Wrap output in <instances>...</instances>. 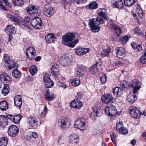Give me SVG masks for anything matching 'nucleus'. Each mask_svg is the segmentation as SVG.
<instances>
[{
    "label": "nucleus",
    "instance_id": "obj_1",
    "mask_svg": "<svg viewBox=\"0 0 146 146\" xmlns=\"http://www.w3.org/2000/svg\"><path fill=\"white\" fill-rule=\"evenodd\" d=\"M98 16L96 19H91L89 22V25L90 28L93 32L96 33L99 31L100 30V27L97 25L102 24L104 22V19L108 20V18L107 16V13L105 10L102 9L98 13Z\"/></svg>",
    "mask_w": 146,
    "mask_h": 146
},
{
    "label": "nucleus",
    "instance_id": "obj_2",
    "mask_svg": "<svg viewBox=\"0 0 146 146\" xmlns=\"http://www.w3.org/2000/svg\"><path fill=\"white\" fill-rule=\"evenodd\" d=\"M87 121L84 118L81 117L76 120L74 125V127L80 129L84 130L87 129L88 125Z\"/></svg>",
    "mask_w": 146,
    "mask_h": 146
},
{
    "label": "nucleus",
    "instance_id": "obj_3",
    "mask_svg": "<svg viewBox=\"0 0 146 146\" xmlns=\"http://www.w3.org/2000/svg\"><path fill=\"white\" fill-rule=\"evenodd\" d=\"M106 114L111 117L115 116L117 113V110L113 105L110 104L105 109Z\"/></svg>",
    "mask_w": 146,
    "mask_h": 146
},
{
    "label": "nucleus",
    "instance_id": "obj_4",
    "mask_svg": "<svg viewBox=\"0 0 146 146\" xmlns=\"http://www.w3.org/2000/svg\"><path fill=\"white\" fill-rule=\"evenodd\" d=\"M141 83L139 82V80L135 79L131 82L129 85V86L133 88V93L134 94L137 93V91L141 88Z\"/></svg>",
    "mask_w": 146,
    "mask_h": 146
},
{
    "label": "nucleus",
    "instance_id": "obj_5",
    "mask_svg": "<svg viewBox=\"0 0 146 146\" xmlns=\"http://www.w3.org/2000/svg\"><path fill=\"white\" fill-rule=\"evenodd\" d=\"M26 10L27 13L30 14H34L35 15L38 16L40 13L41 11L37 8H35L33 5H30L26 8Z\"/></svg>",
    "mask_w": 146,
    "mask_h": 146
},
{
    "label": "nucleus",
    "instance_id": "obj_6",
    "mask_svg": "<svg viewBox=\"0 0 146 146\" xmlns=\"http://www.w3.org/2000/svg\"><path fill=\"white\" fill-rule=\"evenodd\" d=\"M58 124L62 129H66L70 125V123L66 118L62 117L59 118Z\"/></svg>",
    "mask_w": 146,
    "mask_h": 146
},
{
    "label": "nucleus",
    "instance_id": "obj_7",
    "mask_svg": "<svg viewBox=\"0 0 146 146\" xmlns=\"http://www.w3.org/2000/svg\"><path fill=\"white\" fill-rule=\"evenodd\" d=\"M37 16L36 15V17L32 19L30 24L34 28L38 29L42 26V22L41 18Z\"/></svg>",
    "mask_w": 146,
    "mask_h": 146
},
{
    "label": "nucleus",
    "instance_id": "obj_8",
    "mask_svg": "<svg viewBox=\"0 0 146 146\" xmlns=\"http://www.w3.org/2000/svg\"><path fill=\"white\" fill-rule=\"evenodd\" d=\"M129 109V112L132 117L137 119L140 117L141 113L137 107L132 106Z\"/></svg>",
    "mask_w": 146,
    "mask_h": 146
},
{
    "label": "nucleus",
    "instance_id": "obj_9",
    "mask_svg": "<svg viewBox=\"0 0 146 146\" xmlns=\"http://www.w3.org/2000/svg\"><path fill=\"white\" fill-rule=\"evenodd\" d=\"M70 56H63L60 59V63L63 66H67L70 65L71 62Z\"/></svg>",
    "mask_w": 146,
    "mask_h": 146
},
{
    "label": "nucleus",
    "instance_id": "obj_10",
    "mask_svg": "<svg viewBox=\"0 0 146 146\" xmlns=\"http://www.w3.org/2000/svg\"><path fill=\"white\" fill-rule=\"evenodd\" d=\"M3 59L5 63L8 64V68L10 69H12L15 67H18V64H14L12 60H11L8 55L5 54L3 56Z\"/></svg>",
    "mask_w": 146,
    "mask_h": 146
},
{
    "label": "nucleus",
    "instance_id": "obj_11",
    "mask_svg": "<svg viewBox=\"0 0 146 146\" xmlns=\"http://www.w3.org/2000/svg\"><path fill=\"white\" fill-rule=\"evenodd\" d=\"M44 14L48 17H50L54 13V10L52 6L50 4L46 5L44 8Z\"/></svg>",
    "mask_w": 146,
    "mask_h": 146
},
{
    "label": "nucleus",
    "instance_id": "obj_12",
    "mask_svg": "<svg viewBox=\"0 0 146 146\" xmlns=\"http://www.w3.org/2000/svg\"><path fill=\"white\" fill-rule=\"evenodd\" d=\"M0 79L4 84H9L11 82V78L6 73H3L0 75Z\"/></svg>",
    "mask_w": 146,
    "mask_h": 146
},
{
    "label": "nucleus",
    "instance_id": "obj_13",
    "mask_svg": "<svg viewBox=\"0 0 146 146\" xmlns=\"http://www.w3.org/2000/svg\"><path fill=\"white\" fill-rule=\"evenodd\" d=\"M19 130L17 126L11 125L9 128L8 133L9 135L11 137H15L17 135Z\"/></svg>",
    "mask_w": 146,
    "mask_h": 146
},
{
    "label": "nucleus",
    "instance_id": "obj_14",
    "mask_svg": "<svg viewBox=\"0 0 146 146\" xmlns=\"http://www.w3.org/2000/svg\"><path fill=\"white\" fill-rule=\"evenodd\" d=\"M36 53L35 48L33 47L30 46L27 49L26 55L29 59L32 60L35 57Z\"/></svg>",
    "mask_w": 146,
    "mask_h": 146
},
{
    "label": "nucleus",
    "instance_id": "obj_15",
    "mask_svg": "<svg viewBox=\"0 0 146 146\" xmlns=\"http://www.w3.org/2000/svg\"><path fill=\"white\" fill-rule=\"evenodd\" d=\"M113 98L112 95L109 93L104 94L102 98L103 102L105 104L111 103Z\"/></svg>",
    "mask_w": 146,
    "mask_h": 146
},
{
    "label": "nucleus",
    "instance_id": "obj_16",
    "mask_svg": "<svg viewBox=\"0 0 146 146\" xmlns=\"http://www.w3.org/2000/svg\"><path fill=\"white\" fill-rule=\"evenodd\" d=\"M110 27L113 31L115 35H117V36H119L121 34V29L116 24L113 23H111Z\"/></svg>",
    "mask_w": 146,
    "mask_h": 146
},
{
    "label": "nucleus",
    "instance_id": "obj_17",
    "mask_svg": "<svg viewBox=\"0 0 146 146\" xmlns=\"http://www.w3.org/2000/svg\"><path fill=\"white\" fill-rule=\"evenodd\" d=\"M69 142L74 145L78 144L79 142V136L75 133L70 134L69 137Z\"/></svg>",
    "mask_w": 146,
    "mask_h": 146
},
{
    "label": "nucleus",
    "instance_id": "obj_18",
    "mask_svg": "<svg viewBox=\"0 0 146 146\" xmlns=\"http://www.w3.org/2000/svg\"><path fill=\"white\" fill-rule=\"evenodd\" d=\"M73 39V34L71 33H68L66 35L62 36V44H66L67 42L71 41Z\"/></svg>",
    "mask_w": 146,
    "mask_h": 146
},
{
    "label": "nucleus",
    "instance_id": "obj_19",
    "mask_svg": "<svg viewBox=\"0 0 146 146\" xmlns=\"http://www.w3.org/2000/svg\"><path fill=\"white\" fill-rule=\"evenodd\" d=\"M116 129L120 133L125 134L127 133L128 131L127 129L124 127L121 122H119L117 123L116 126Z\"/></svg>",
    "mask_w": 146,
    "mask_h": 146
},
{
    "label": "nucleus",
    "instance_id": "obj_20",
    "mask_svg": "<svg viewBox=\"0 0 146 146\" xmlns=\"http://www.w3.org/2000/svg\"><path fill=\"white\" fill-rule=\"evenodd\" d=\"M132 12L133 15L135 17L138 15L139 18H141L143 16V12L140 5H137L135 9H134Z\"/></svg>",
    "mask_w": 146,
    "mask_h": 146
},
{
    "label": "nucleus",
    "instance_id": "obj_21",
    "mask_svg": "<svg viewBox=\"0 0 146 146\" xmlns=\"http://www.w3.org/2000/svg\"><path fill=\"white\" fill-rule=\"evenodd\" d=\"M76 53L79 56H81L89 52V48L78 47L75 49Z\"/></svg>",
    "mask_w": 146,
    "mask_h": 146
},
{
    "label": "nucleus",
    "instance_id": "obj_22",
    "mask_svg": "<svg viewBox=\"0 0 146 146\" xmlns=\"http://www.w3.org/2000/svg\"><path fill=\"white\" fill-rule=\"evenodd\" d=\"M111 3L115 8L120 9L123 7V4L122 0H111Z\"/></svg>",
    "mask_w": 146,
    "mask_h": 146
},
{
    "label": "nucleus",
    "instance_id": "obj_23",
    "mask_svg": "<svg viewBox=\"0 0 146 146\" xmlns=\"http://www.w3.org/2000/svg\"><path fill=\"white\" fill-rule=\"evenodd\" d=\"M27 121L28 124L30 127H35L38 124V121L34 117L28 118Z\"/></svg>",
    "mask_w": 146,
    "mask_h": 146
},
{
    "label": "nucleus",
    "instance_id": "obj_24",
    "mask_svg": "<svg viewBox=\"0 0 146 146\" xmlns=\"http://www.w3.org/2000/svg\"><path fill=\"white\" fill-rule=\"evenodd\" d=\"M14 102L15 106L19 109L21 108L22 103V100L21 96L17 95L14 98Z\"/></svg>",
    "mask_w": 146,
    "mask_h": 146
},
{
    "label": "nucleus",
    "instance_id": "obj_25",
    "mask_svg": "<svg viewBox=\"0 0 146 146\" xmlns=\"http://www.w3.org/2000/svg\"><path fill=\"white\" fill-rule=\"evenodd\" d=\"M85 71L86 68L84 66H78L76 69V74L79 77L82 76Z\"/></svg>",
    "mask_w": 146,
    "mask_h": 146
},
{
    "label": "nucleus",
    "instance_id": "obj_26",
    "mask_svg": "<svg viewBox=\"0 0 146 146\" xmlns=\"http://www.w3.org/2000/svg\"><path fill=\"white\" fill-rule=\"evenodd\" d=\"M8 119L7 117L3 115L0 116V126L2 127H5L7 124Z\"/></svg>",
    "mask_w": 146,
    "mask_h": 146
},
{
    "label": "nucleus",
    "instance_id": "obj_27",
    "mask_svg": "<svg viewBox=\"0 0 146 146\" xmlns=\"http://www.w3.org/2000/svg\"><path fill=\"white\" fill-rule=\"evenodd\" d=\"M58 66L57 64L53 65L51 68V74L54 76L57 77L59 74V70L58 69Z\"/></svg>",
    "mask_w": 146,
    "mask_h": 146
},
{
    "label": "nucleus",
    "instance_id": "obj_28",
    "mask_svg": "<svg viewBox=\"0 0 146 146\" xmlns=\"http://www.w3.org/2000/svg\"><path fill=\"white\" fill-rule=\"evenodd\" d=\"M46 41L48 43L54 42L56 40V37L52 34H49L46 35L45 36Z\"/></svg>",
    "mask_w": 146,
    "mask_h": 146
},
{
    "label": "nucleus",
    "instance_id": "obj_29",
    "mask_svg": "<svg viewBox=\"0 0 146 146\" xmlns=\"http://www.w3.org/2000/svg\"><path fill=\"white\" fill-rule=\"evenodd\" d=\"M49 91V89H48L45 94V98L47 101H51L55 97V95L53 93L50 92Z\"/></svg>",
    "mask_w": 146,
    "mask_h": 146
},
{
    "label": "nucleus",
    "instance_id": "obj_30",
    "mask_svg": "<svg viewBox=\"0 0 146 146\" xmlns=\"http://www.w3.org/2000/svg\"><path fill=\"white\" fill-rule=\"evenodd\" d=\"M116 50L117 56L118 58H121L125 56L126 52L123 48H118Z\"/></svg>",
    "mask_w": 146,
    "mask_h": 146
},
{
    "label": "nucleus",
    "instance_id": "obj_31",
    "mask_svg": "<svg viewBox=\"0 0 146 146\" xmlns=\"http://www.w3.org/2000/svg\"><path fill=\"white\" fill-rule=\"evenodd\" d=\"M70 105L72 108L78 109L82 107V104L80 101L74 100L71 103Z\"/></svg>",
    "mask_w": 146,
    "mask_h": 146
},
{
    "label": "nucleus",
    "instance_id": "obj_32",
    "mask_svg": "<svg viewBox=\"0 0 146 146\" xmlns=\"http://www.w3.org/2000/svg\"><path fill=\"white\" fill-rule=\"evenodd\" d=\"M137 100V97L135 95L129 94L127 96V100L130 104H133Z\"/></svg>",
    "mask_w": 146,
    "mask_h": 146
},
{
    "label": "nucleus",
    "instance_id": "obj_33",
    "mask_svg": "<svg viewBox=\"0 0 146 146\" xmlns=\"http://www.w3.org/2000/svg\"><path fill=\"white\" fill-rule=\"evenodd\" d=\"M112 92L114 95L116 96H120L123 93L122 89L118 87L114 88Z\"/></svg>",
    "mask_w": 146,
    "mask_h": 146
},
{
    "label": "nucleus",
    "instance_id": "obj_34",
    "mask_svg": "<svg viewBox=\"0 0 146 146\" xmlns=\"http://www.w3.org/2000/svg\"><path fill=\"white\" fill-rule=\"evenodd\" d=\"M15 27L13 26L12 25H7L5 29L6 33L8 35H9L10 34L13 33L14 31Z\"/></svg>",
    "mask_w": 146,
    "mask_h": 146
},
{
    "label": "nucleus",
    "instance_id": "obj_35",
    "mask_svg": "<svg viewBox=\"0 0 146 146\" xmlns=\"http://www.w3.org/2000/svg\"><path fill=\"white\" fill-rule=\"evenodd\" d=\"M132 48L135 50L140 52L142 50L141 45V44H137L135 42H133L131 44Z\"/></svg>",
    "mask_w": 146,
    "mask_h": 146
},
{
    "label": "nucleus",
    "instance_id": "obj_36",
    "mask_svg": "<svg viewBox=\"0 0 146 146\" xmlns=\"http://www.w3.org/2000/svg\"><path fill=\"white\" fill-rule=\"evenodd\" d=\"M100 109H98L96 111L93 110L91 113L90 116L93 119H96L97 116H100L101 114L99 112Z\"/></svg>",
    "mask_w": 146,
    "mask_h": 146
},
{
    "label": "nucleus",
    "instance_id": "obj_37",
    "mask_svg": "<svg viewBox=\"0 0 146 146\" xmlns=\"http://www.w3.org/2000/svg\"><path fill=\"white\" fill-rule=\"evenodd\" d=\"M8 108V104L5 101L0 102V108L3 111H5Z\"/></svg>",
    "mask_w": 146,
    "mask_h": 146
},
{
    "label": "nucleus",
    "instance_id": "obj_38",
    "mask_svg": "<svg viewBox=\"0 0 146 146\" xmlns=\"http://www.w3.org/2000/svg\"><path fill=\"white\" fill-rule=\"evenodd\" d=\"M7 17L16 23H20V19L18 17H15L10 14H8Z\"/></svg>",
    "mask_w": 146,
    "mask_h": 146
},
{
    "label": "nucleus",
    "instance_id": "obj_39",
    "mask_svg": "<svg viewBox=\"0 0 146 146\" xmlns=\"http://www.w3.org/2000/svg\"><path fill=\"white\" fill-rule=\"evenodd\" d=\"M143 55L139 58V61L143 64H146V49H144L142 52Z\"/></svg>",
    "mask_w": 146,
    "mask_h": 146
},
{
    "label": "nucleus",
    "instance_id": "obj_40",
    "mask_svg": "<svg viewBox=\"0 0 146 146\" xmlns=\"http://www.w3.org/2000/svg\"><path fill=\"white\" fill-rule=\"evenodd\" d=\"M9 84H5L4 87L1 90L2 93L4 96L7 95L9 92V87L8 86Z\"/></svg>",
    "mask_w": 146,
    "mask_h": 146
},
{
    "label": "nucleus",
    "instance_id": "obj_41",
    "mask_svg": "<svg viewBox=\"0 0 146 146\" xmlns=\"http://www.w3.org/2000/svg\"><path fill=\"white\" fill-rule=\"evenodd\" d=\"M98 7V4L96 2H92L90 3L87 6L86 8L90 9H96Z\"/></svg>",
    "mask_w": 146,
    "mask_h": 146
},
{
    "label": "nucleus",
    "instance_id": "obj_42",
    "mask_svg": "<svg viewBox=\"0 0 146 146\" xmlns=\"http://www.w3.org/2000/svg\"><path fill=\"white\" fill-rule=\"evenodd\" d=\"M98 63H97L93 65L90 68V71L92 74H94L97 73L98 71V69L97 66Z\"/></svg>",
    "mask_w": 146,
    "mask_h": 146
},
{
    "label": "nucleus",
    "instance_id": "obj_43",
    "mask_svg": "<svg viewBox=\"0 0 146 146\" xmlns=\"http://www.w3.org/2000/svg\"><path fill=\"white\" fill-rule=\"evenodd\" d=\"M110 51V48L104 49L101 53V56L102 57L108 56L109 55Z\"/></svg>",
    "mask_w": 146,
    "mask_h": 146
},
{
    "label": "nucleus",
    "instance_id": "obj_44",
    "mask_svg": "<svg viewBox=\"0 0 146 146\" xmlns=\"http://www.w3.org/2000/svg\"><path fill=\"white\" fill-rule=\"evenodd\" d=\"M8 141V138L4 137L0 138V146H6Z\"/></svg>",
    "mask_w": 146,
    "mask_h": 146
},
{
    "label": "nucleus",
    "instance_id": "obj_45",
    "mask_svg": "<svg viewBox=\"0 0 146 146\" xmlns=\"http://www.w3.org/2000/svg\"><path fill=\"white\" fill-rule=\"evenodd\" d=\"M13 76L16 78H19L21 76L20 72L17 69H14L12 72Z\"/></svg>",
    "mask_w": 146,
    "mask_h": 146
},
{
    "label": "nucleus",
    "instance_id": "obj_46",
    "mask_svg": "<svg viewBox=\"0 0 146 146\" xmlns=\"http://www.w3.org/2000/svg\"><path fill=\"white\" fill-rule=\"evenodd\" d=\"M136 0H124L125 5L127 7H131L135 3Z\"/></svg>",
    "mask_w": 146,
    "mask_h": 146
},
{
    "label": "nucleus",
    "instance_id": "obj_47",
    "mask_svg": "<svg viewBox=\"0 0 146 146\" xmlns=\"http://www.w3.org/2000/svg\"><path fill=\"white\" fill-rule=\"evenodd\" d=\"M12 1L14 5L16 6L22 7L24 4L23 0H13Z\"/></svg>",
    "mask_w": 146,
    "mask_h": 146
},
{
    "label": "nucleus",
    "instance_id": "obj_48",
    "mask_svg": "<svg viewBox=\"0 0 146 146\" xmlns=\"http://www.w3.org/2000/svg\"><path fill=\"white\" fill-rule=\"evenodd\" d=\"M22 116L20 114H17L14 115L13 121L15 123L18 124L20 122Z\"/></svg>",
    "mask_w": 146,
    "mask_h": 146
},
{
    "label": "nucleus",
    "instance_id": "obj_49",
    "mask_svg": "<svg viewBox=\"0 0 146 146\" xmlns=\"http://www.w3.org/2000/svg\"><path fill=\"white\" fill-rule=\"evenodd\" d=\"M29 72L32 76H33L36 74L37 69L35 66H31L29 68Z\"/></svg>",
    "mask_w": 146,
    "mask_h": 146
},
{
    "label": "nucleus",
    "instance_id": "obj_50",
    "mask_svg": "<svg viewBox=\"0 0 146 146\" xmlns=\"http://www.w3.org/2000/svg\"><path fill=\"white\" fill-rule=\"evenodd\" d=\"M130 38V37L128 36H124L120 38V40L122 44H123L127 43L128 39Z\"/></svg>",
    "mask_w": 146,
    "mask_h": 146
},
{
    "label": "nucleus",
    "instance_id": "obj_51",
    "mask_svg": "<svg viewBox=\"0 0 146 146\" xmlns=\"http://www.w3.org/2000/svg\"><path fill=\"white\" fill-rule=\"evenodd\" d=\"M38 136V134L36 132H34L32 133V136L31 137L30 141L31 142L34 141L35 139L37 138Z\"/></svg>",
    "mask_w": 146,
    "mask_h": 146
},
{
    "label": "nucleus",
    "instance_id": "obj_52",
    "mask_svg": "<svg viewBox=\"0 0 146 146\" xmlns=\"http://www.w3.org/2000/svg\"><path fill=\"white\" fill-rule=\"evenodd\" d=\"M23 21L24 22H23V23H25V25L28 27V25H29V24L28 23H29L30 22H31V21L29 17L25 16L24 18Z\"/></svg>",
    "mask_w": 146,
    "mask_h": 146
},
{
    "label": "nucleus",
    "instance_id": "obj_53",
    "mask_svg": "<svg viewBox=\"0 0 146 146\" xmlns=\"http://www.w3.org/2000/svg\"><path fill=\"white\" fill-rule=\"evenodd\" d=\"M80 83V81L79 80L75 79H73L71 82L72 84L74 86H76L79 85Z\"/></svg>",
    "mask_w": 146,
    "mask_h": 146
},
{
    "label": "nucleus",
    "instance_id": "obj_54",
    "mask_svg": "<svg viewBox=\"0 0 146 146\" xmlns=\"http://www.w3.org/2000/svg\"><path fill=\"white\" fill-rule=\"evenodd\" d=\"M72 0H64L62 1V3L64 6V8L65 9V6L69 5L71 3Z\"/></svg>",
    "mask_w": 146,
    "mask_h": 146
},
{
    "label": "nucleus",
    "instance_id": "obj_55",
    "mask_svg": "<svg viewBox=\"0 0 146 146\" xmlns=\"http://www.w3.org/2000/svg\"><path fill=\"white\" fill-rule=\"evenodd\" d=\"M47 111V109L46 106V105H44L43 111L41 113V116L42 117H44L45 116Z\"/></svg>",
    "mask_w": 146,
    "mask_h": 146
},
{
    "label": "nucleus",
    "instance_id": "obj_56",
    "mask_svg": "<svg viewBox=\"0 0 146 146\" xmlns=\"http://www.w3.org/2000/svg\"><path fill=\"white\" fill-rule=\"evenodd\" d=\"M54 85L53 82L50 80V81H49L45 83V86L47 88H50L53 86Z\"/></svg>",
    "mask_w": 146,
    "mask_h": 146
},
{
    "label": "nucleus",
    "instance_id": "obj_57",
    "mask_svg": "<svg viewBox=\"0 0 146 146\" xmlns=\"http://www.w3.org/2000/svg\"><path fill=\"white\" fill-rule=\"evenodd\" d=\"M100 81L102 83H105L107 80V77L106 75L104 74H103L100 77Z\"/></svg>",
    "mask_w": 146,
    "mask_h": 146
},
{
    "label": "nucleus",
    "instance_id": "obj_58",
    "mask_svg": "<svg viewBox=\"0 0 146 146\" xmlns=\"http://www.w3.org/2000/svg\"><path fill=\"white\" fill-rule=\"evenodd\" d=\"M76 100L80 101L82 98V94L81 92H79L76 97Z\"/></svg>",
    "mask_w": 146,
    "mask_h": 146
},
{
    "label": "nucleus",
    "instance_id": "obj_59",
    "mask_svg": "<svg viewBox=\"0 0 146 146\" xmlns=\"http://www.w3.org/2000/svg\"><path fill=\"white\" fill-rule=\"evenodd\" d=\"M64 44L65 45L68 46L72 48H73L74 47L75 45V43H74L73 42H67V43H66V44Z\"/></svg>",
    "mask_w": 146,
    "mask_h": 146
},
{
    "label": "nucleus",
    "instance_id": "obj_60",
    "mask_svg": "<svg viewBox=\"0 0 146 146\" xmlns=\"http://www.w3.org/2000/svg\"><path fill=\"white\" fill-rule=\"evenodd\" d=\"M100 130L98 128L94 129L93 130V133L94 134H98L100 133Z\"/></svg>",
    "mask_w": 146,
    "mask_h": 146
},
{
    "label": "nucleus",
    "instance_id": "obj_61",
    "mask_svg": "<svg viewBox=\"0 0 146 146\" xmlns=\"http://www.w3.org/2000/svg\"><path fill=\"white\" fill-rule=\"evenodd\" d=\"M43 79L45 83L49 81H50L51 79L48 77L44 76V77Z\"/></svg>",
    "mask_w": 146,
    "mask_h": 146
},
{
    "label": "nucleus",
    "instance_id": "obj_62",
    "mask_svg": "<svg viewBox=\"0 0 146 146\" xmlns=\"http://www.w3.org/2000/svg\"><path fill=\"white\" fill-rule=\"evenodd\" d=\"M57 83L61 87H64V88H66L67 87V86L65 84L60 82H58Z\"/></svg>",
    "mask_w": 146,
    "mask_h": 146
},
{
    "label": "nucleus",
    "instance_id": "obj_63",
    "mask_svg": "<svg viewBox=\"0 0 146 146\" xmlns=\"http://www.w3.org/2000/svg\"><path fill=\"white\" fill-rule=\"evenodd\" d=\"M14 115H13L11 114L8 115L7 116V119H8L12 121L14 120Z\"/></svg>",
    "mask_w": 146,
    "mask_h": 146
},
{
    "label": "nucleus",
    "instance_id": "obj_64",
    "mask_svg": "<svg viewBox=\"0 0 146 146\" xmlns=\"http://www.w3.org/2000/svg\"><path fill=\"white\" fill-rule=\"evenodd\" d=\"M110 136H111V140H112V142H113V143L115 145H116V143L114 139V135H113V133H112V134H110Z\"/></svg>",
    "mask_w": 146,
    "mask_h": 146
}]
</instances>
